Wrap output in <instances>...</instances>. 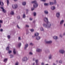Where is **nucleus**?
I'll list each match as a JSON object with an SVG mask.
<instances>
[{
  "mask_svg": "<svg viewBox=\"0 0 65 65\" xmlns=\"http://www.w3.org/2000/svg\"><path fill=\"white\" fill-rule=\"evenodd\" d=\"M32 37H33V38H34V37H35V36H32Z\"/></svg>",
  "mask_w": 65,
  "mask_h": 65,
  "instance_id": "nucleus-62",
  "label": "nucleus"
},
{
  "mask_svg": "<svg viewBox=\"0 0 65 65\" xmlns=\"http://www.w3.org/2000/svg\"><path fill=\"white\" fill-rule=\"evenodd\" d=\"M53 38L54 39H55L56 40L57 39H58V37L56 36H54L53 37Z\"/></svg>",
  "mask_w": 65,
  "mask_h": 65,
  "instance_id": "nucleus-20",
  "label": "nucleus"
},
{
  "mask_svg": "<svg viewBox=\"0 0 65 65\" xmlns=\"http://www.w3.org/2000/svg\"><path fill=\"white\" fill-rule=\"evenodd\" d=\"M44 13H45V14H48V11H47V10H45L44 11Z\"/></svg>",
  "mask_w": 65,
  "mask_h": 65,
  "instance_id": "nucleus-15",
  "label": "nucleus"
},
{
  "mask_svg": "<svg viewBox=\"0 0 65 65\" xmlns=\"http://www.w3.org/2000/svg\"><path fill=\"white\" fill-rule=\"evenodd\" d=\"M9 47H7V48H6V50H7V51H9Z\"/></svg>",
  "mask_w": 65,
  "mask_h": 65,
  "instance_id": "nucleus-33",
  "label": "nucleus"
},
{
  "mask_svg": "<svg viewBox=\"0 0 65 65\" xmlns=\"http://www.w3.org/2000/svg\"><path fill=\"white\" fill-rule=\"evenodd\" d=\"M64 27H65V24H64Z\"/></svg>",
  "mask_w": 65,
  "mask_h": 65,
  "instance_id": "nucleus-64",
  "label": "nucleus"
},
{
  "mask_svg": "<svg viewBox=\"0 0 65 65\" xmlns=\"http://www.w3.org/2000/svg\"><path fill=\"white\" fill-rule=\"evenodd\" d=\"M35 22H36L35 21V20L33 22V23H35Z\"/></svg>",
  "mask_w": 65,
  "mask_h": 65,
  "instance_id": "nucleus-54",
  "label": "nucleus"
},
{
  "mask_svg": "<svg viewBox=\"0 0 65 65\" xmlns=\"http://www.w3.org/2000/svg\"><path fill=\"white\" fill-rule=\"evenodd\" d=\"M15 65H19V62H17L15 64Z\"/></svg>",
  "mask_w": 65,
  "mask_h": 65,
  "instance_id": "nucleus-41",
  "label": "nucleus"
},
{
  "mask_svg": "<svg viewBox=\"0 0 65 65\" xmlns=\"http://www.w3.org/2000/svg\"><path fill=\"white\" fill-rule=\"evenodd\" d=\"M49 59H52V57H49Z\"/></svg>",
  "mask_w": 65,
  "mask_h": 65,
  "instance_id": "nucleus-55",
  "label": "nucleus"
},
{
  "mask_svg": "<svg viewBox=\"0 0 65 65\" xmlns=\"http://www.w3.org/2000/svg\"><path fill=\"white\" fill-rule=\"evenodd\" d=\"M29 45H33V43H31L29 44Z\"/></svg>",
  "mask_w": 65,
  "mask_h": 65,
  "instance_id": "nucleus-42",
  "label": "nucleus"
},
{
  "mask_svg": "<svg viewBox=\"0 0 65 65\" xmlns=\"http://www.w3.org/2000/svg\"><path fill=\"white\" fill-rule=\"evenodd\" d=\"M22 60L24 61H26V60H27V57H23L22 59Z\"/></svg>",
  "mask_w": 65,
  "mask_h": 65,
  "instance_id": "nucleus-13",
  "label": "nucleus"
},
{
  "mask_svg": "<svg viewBox=\"0 0 65 65\" xmlns=\"http://www.w3.org/2000/svg\"><path fill=\"white\" fill-rule=\"evenodd\" d=\"M29 46V45H28V44H25V46L24 47V50H26V49L27 47H28Z\"/></svg>",
  "mask_w": 65,
  "mask_h": 65,
  "instance_id": "nucleus-9",
  "label": "nucleus"
},
{
  "mask_svg": "<svg viewBox=\"0 0 65 65\" xmlns=\"http://www.w3.org/2000/svg\"><path fill=\"white\" fill-rule=\"evenodd\" d=\"M63 35H65V32L64 33Z\"/></svg>",
  "mask_w": 65,
  "mask_h": 65,
  "instance_id": "nucleus-60",
  "label": "nucleus"
},
{
  "mask_svg": "<svg viewBox=\"0 0 65 65\" xmlns=\"http://www.w3.org/2000/svg\"><path fill=\"white\" fill-rule=\"evenodd\" d=\"M31 3H34L33 7L34 8H37L38 6V4L36 1H34L31 2Z\"/></svg>",
  "mask_w": 65,
  "mask_h": 65,
  "instance_id": "nucleus-2",
  "label": "nucleus"
},
{
  "mask_svg": "<svg viewBox=\"0 0 65 65\" xmlns=\"http://www.w3.org/2000/svg\"><path fill=\"white\" fill-rule=\"evenodd\" d=\"M10 56L11 57H13V56L12 55H10Z\"/></svg>",
  "mask_w": 65,
  "mask_h": 65,
  "instance_id": "nucleus-52",
  "label": "nucleus"
},
{
  "mask_svg": "<svg viewBox=\"0 0 65 65\" xmlns=\"http://www.w3.org/2000/svg\"><path fill=\"white\" fill-rule=\"evenodd\" d=\"M59 63H62V61H61V60H60V61H59Z\"/></svg>",
  "mask_w": 65,
  "mask_h": 65,
  "instance_id": "nucleus-53",
  "label": "nucleus"
},
{
  "mask_svg": "<svg viewBox=\"0 0 65 65\" xmlns=\"http://www.w3.org/2000/svg\"><path fill=\"white\" fill-rule=\"evenodd\" d=\"M26 11V13H28V12L29 11V10H28V9H27Z\"/></svg>",
  "mask_w": 65,
  "mask_h": 65,
  "instance_id": "nucleus-46",
  "label": "nucleus"
},
{
  "mask_svg": "<svg viewBox=\"0 0 65 65\" xmlns=\"http://www.w3.org/2000/svg\"><path fill=\"white\" fill-rule=\"evenodd\" d=\"M40 30L41 31H44V29L42 27H41L40 28Z\"/></svg>",
  "mask_w": 65,
  "mask_h": 65,
  "instance_id": "nucleus-19",
  "label": "nucleus"
},
{
  "mask_svg": "<svg viewBox=\"0 0 65 65\" xmlns=\"http://www.w3.org/2000/svg\"><path fill=\"white\" fill-rule=\"evenodd\" d=\"M29 55H33V53H32V52H30L29 53Z\"/></svg>",
  "mask_w": 65,
  "mask_h": 65,
  "instance_id": "nucleus-35",
  "label": "nucleus"
},
{
  "mask_svg": "<svg viewBox=\"0 0 65 65\" xmlns=\"http://www.w3.org/2000/svg\"><path fill=\"white\" fill-rule=\"evenodd\" d=\"M45 42L46 43H47V44H49L50 43H52V41H45Z\"/></svg>",
  "mask_w": 65,
  "mask_h": 65,
  "instance_id": "nucleus-8",
  "label": "nucleus"
},
{
  "mask_svg": "<svg viewBox=\"0 0 65 65\" xmlns=\"http://www.w3.org/2000/svg\"><path fill=\"white\" fill-rule=\"evenodd\" d=\"M10 14L11 15H14V12L11 11L10 13Z\"/></svg>",
  "mask_w": 65,
  "mask_h": 65,
  "instance_id": "nucleus-21",
  "label": "nucleus"
},
{
  "mask_svg": "<svg viewBox=\"0 0 65 65\" xmlns=\"http://www.w3.org/2000/svg\"><path fill=\"white\" fill-rule=\"evenodd\" d=\"M43 26L44 27H46V28H50L51 26V24L50 22H46V24L44 23L43 24Z\"/></svg>",
  "mask_w": 65,
  "mask_h": 65,
  "instance_id": "nucleus-1",
  "label": "nucleus"
},
{
  "mask_svg": "<svg viewBox=\"0 0 65 65\" xmlns=\"http://www.w3.org/2000/svg\"><path fill=\"white\" fill-rule=\"evenodd\" d=\"M38 60H36V64H37V63H38Z\"/></svg>",
  "mask_w": 65,
  "mask_h": 65,
  "instance_id": "nucleus-40",
  "label": "nucleus"
},
{
  "mask_svg": "<svg viewBox=\"0 0 65 65\" xmlns=\"http://www.w3.org/2000/svg\"><path fill=\"white\" fill-rule=\"evenodd\" d=\"M7 5H8V4L9 3V1L8 0H7Z\"/></svg>",
  "mask_w": 65,
  "mask_h": 65,
  "instance_id": "nucleus-31",
  "label": "nucleus"
},
{
  "mask_svg": "<svg viewBox=\"0 0 65 65\" xmlns=\"http://www.w3.org/2000/svg\"><path fill=\"white\" fill-rule=\"evenodd\" d=\"M40 38H41L40 37V36H38L37 37H36V39L37 40H39V39H40Z\"/></svg>",
  "mask_w": 65,
  "mask_h": 65,
  "instance_id": "nucleus-11",
  "label": "nucleus"
},
{
  "mask_svg": "<svg viewBox=\"0 0 65 65\" xmlns=\"http://www.w3.org/2000/svg\"><path fill=\"white\" fill-rule=\"evenodd\" d=\"M1 24H0V28H1Z\"/></svg>",
  "mask_w": 65,
  "mask_h": 65,
  "instance_id": "nucleus-59",
  "label": "nucleus"
},
{
  "mask_svg": "<svg viewBox=\"0 0 65 65\" xmlns=\"http://www.w3.org/2000/svg\"><path fill=\"white\" fill-rule=\"evenodd\" d=\"M34 30L33 29H31L30 30V31L31 32H34Z\"/></svg>",
  "mask_w": 65,
  "mask_h": 65,
  "instance_id": "nucleus-28",
  "label": "nucleus"
},
{
  "mask_svg": "<svg viewBox=\"0 0 65 65\" xmlns=\"http://www.w3.org/2000/svg\"><path fill=\"white\" fill-rule=\"evenodd\" d=\"M53 65H56V64H55V63H53Z\"/></svg>",
  "mask_w": 65,
  "mask_h": 65,
  "instance_id": "nucleus-61",
  "label": "nucleus"
},
{
  "mask_svg": "<svg viewBox=\"0 0 65 65\" xmlns=\"http://www.w3.org/2000/svg\"><path fill=\"white\" fill-rule=\"evenodd\" d=\"M54 4H57V2H56V0H54Z\"/></svg>",
  "mask_w": 65,
  "mask_h": 65,
  "instance_id": "nucleus-25",
  "label": "nucleus"
},
{
  "mask_svg": "<svg viewBox=\"0 0 65 65\" xmlns=\"http://www.w3.org/2000/svg\"><path fill=\"white\" fill-rule=\"evenodd\" d=\"M38 35H39V33L38 32H37L36 33H35V36L37 37V36H38Z\"/></svg>",
  "mask_w": 65,
  "mask_h": 65,
  "instance_id": "nucleus-12",
  "label": "nucleus"
},
{
  "mask_svg": "<svg viewBox=\"0 0 65 65\" xmlns=\"http://www.w3.org/2000/svg\"><path fill=\"white\" fill-rule=\"evenodd\" d=\"M8 60V59L7 58H5L4 60V62H5V63H6Z\"/></svg>",
  "mask_w": 65,
  "mask_h": 65,
  "instance_id": "nucleus-14",
  "label": "nucleus"
},
{
  "mask_svg": "<svg viewBox=\"0 0 65 65\" xmlns=\"http://www.w3.org/2000/svg\"><path fill=\"white\" fill-rule=\"evenodd\" d=\"M26 18V15L25 14H24L23 15V18Z\"/></svg>",
  "mask_w": 65,
  "mask_h": 65,
  "instance_id": "nucleus-27",
  "label": "nucleus"
},
{
  "mask_svg": "<svg viewBox=\"0 0 65 65\" xmlns=\"http://www.w3.org/2000/svg\"><path fill=\"white\" fill-rule=\"evenodd\" d=\"M11 53H12L11 51L9 50L8 52V53H9V54H10Z\"/></svg>",
  "mask_w": 65,
  "mask_h": 65,
  "instance_id": "nucleus-29",
  "label": "nucleus"
},
{
  "mask_svg": "<svg viewBox=\"0 0 65 65\" xmlns=\"http://www.w3.org/2000/svg\"><path fill=\"white\" fill-rule=\"evenodd\" d=\"M22 4L23 5L25 6L26 4V2H24L22 3Z\"/></svg>",
  "mask_w": 65,
  "mask_h": 65,
  "instance_id": "nucleus-23",
  "label": "nucleus"
},
{
  "mask_svg": "<svg viewBox=\"0 0 65 65\" xmlns=\"http://www.w3.org/2000/svg\"><path fill=\"white\" fill-rule=\"evenodd\" d=\"M12 8H14V9H16V8H18V5H12Z\"/></svg>",
  "mask_w": 65,
  "mask_h": 65,
  "instance_id": "nucleus-4",
  "label": "nucleus"
},
{
  "mask_svg": "<svg viewBox=\"0 0 65 65\" xmlns=\"http://www.w3.org/2000/svg\"><path fill=\"white\" fill-rule=\"evenodd\" d=\"M44 20L45 22L47 23L48 22V18L46 17H45L44 18Z\"/></svg>",
  "mask_w": 65,
  "mask_h": 65,
  "instance_id": "nucleus-5",
  "label": "nucleus"
},
{
  "mask_svg": "<svg viewBox=\"0 0 65 65\" xmlns=\"http://www.w3.org/2000/svg\"><path fill=\"white\" fill-rule=\"evenodd\" d=\"M7 37L8 39H10V36L9 35H8L7 36Z\"/></svg>",
  "mask_w": 65,
  "mask_h": 65,
  "instance_id": "nucleus-38",
  "label": "nucleus"
},
{
  "mask_svg": "<svg viewBox=\"0 0 65 65\" xmlns=\"http://www.w3.org/2000/svg\"><path fill=\"white\" fill-rule=\"evenodd\" d=\"M41 1H42V2H45L46 0H41Z\"/></svg>",
  "mask_w": 65,
  "mask_h": 65,
  "instance_id": "nucleus-39",
  "label": "nucleus"
},
{
  "mask_svg": "<svg viewBox=\"0 0 65 65\" xmlns=\"http://www.w3.org/2000/svg\"><path fill=\"white\" fill-rule=\"evenodd\" d=\"M42 50L41 49H37L36 50L37 52H41Z\"/></svg>",
  "mask_w": 65,
  "mask_h": 65,
  "instance_id": "nucleus-16",
  "label": "nucleus"
},
{
  "mask_svg": "<svg viewBox=\"0 0 65 65\" xmlns=\"http://www.w3.org/2000/svg\"><path fill=\"white\" fill-rule=\"evenodd\" d=\"M17 18L18 20H19V19H20V16H18L17 17Z\"/></svg>",
  "mask_w": 65,
  "mask_h": 65,
  "instance_id": "nucleus-32",
  "label": "nucleus"
},
{
  "mask_svg": "<svg viewBox=\"0 0 65 65\" xmlns=\"http://www.w3.org/2000/svg\"><path fill=\"white\" fill-rule=\"evenodd\" d=\"M44 63L43 62H42L41 63V65H44Z\"/></svg>",
  "mask_w": 65,
  "mask_h": 65,
  "instance_id": "nucleus-50",
  "label": "nucleus"
},
{
  "mask_svg": "<svg viewBox=\"0 0 65 65\" xmlns=\"http://www.w3.org/2000/svg\"><path fill=\"white\" fill-rule=\"evenodd\" d=\"M34 7H33V8H31V10L32 11H33V10H34Z\"/></svg>",
  "mask_w": 65,
  "mask_h": 65,
  "instance_id": "nucleus-34",
  "label": "nucleus"
},
{
  "mask_svg": "<svg viewBox=\"0 0 65 65\" xmlns=\"http://www.w3.org/2000/svg\"><path fill=\"white\" fill-rule=\"evenodd\" d=\"M13 53L14 54H16V51H15V49L13 50Z\"/></svg>",
  "mask_w": 65,
  "mask_h": 65,
  "instance_id": "nucleus-22",
  "label": "nucleus"
},
{
  "mask_svg": "<svg viewBox=\"0 0 65 65\" xmlns=\"http://www.w3.org/2000/svg\"><path fill=\"white\" fill-rule=\"evenodd\" d=\"M17 27L18 28V29H20V27H19V26H18V25H17Z\"/></svg>",
  "mask_w": 65,
  "mask_h": 65,
  "instance_id": "nucleus-47",
  "label": "nucleus"
},
{
  "mask_svg": "<svg viewBox=\"0 0 65 65\" xmlns=\"http://www.w3.org/2000/svg\"><path fill=\"white\" fill-rule=\"evenodd\" d=\"M44 5L45 6H47V5H48V4H47V3H45L44 4Z\"/></svg>",
  "mask_w": 65,
  "mask_h": 65,
  "instance_id": "nucleus-37",
  "label": "nucleus"
},
{
  "mask_svg": "<svg viewBox=\"0 0 65 65\" xmlns=\"http://www.w3.org/2000/svg\"><path fill=\"white\" fill-rule=\"evenodd\" d=\"M46 53H49L50 52V51L49 50H46L45 51Z\"/></svg>",
  "mask_w": 65,
  "mask_h": 65,
  "instance_id": "nucleus-36",
  "label": "nucleus"
},
{
  "mask_svg": "<svg viewBox=\"0 0 65 65\" xmlns=\"http://www.w3.org/2000/svg\"><path fill=\"white\" fill-rule=\"evenodd\" d=\"M1 0H0V5H1V6H3L4 4L3 3V2H1Z\"/></svg>",
  "mask_w": 65,
  "mask_h": 65,
  "instance_id": "nucleus-18",
  "label": "nucleus"
},
{
  "mask_svg": "<svg viewBox=\"0 0 65 65\" xmlns=\"http://www.w3.org/2000/svg\"><path fill=\"white\" fill-rule=\"evenodd\" d=\"M60 37H62V35H60Z\"/></svg>",
  "mask_w": 65,
  "mask_h": 65,
  "instance_id": "nucleus-56",
  "label": "nucleus"
},
{
  "mask_svg": "<svg viewBox=\"0 0 65 65\" xmlns=\"http://www.w3.org/2000/svg\"><path fill=\"white\" fill-rule=\"evenodd\" d=\"M2 22H3L2 21L0 20V23H2Z\"/></svg>",
  "mask_w": 65,
  "mask_h": 65,
  "instance_id": "nucleus-49",
  "label": "nucleus"
},
{
  "mask_svg": "<svg viewBox=\"0 0 65 65\" xmlns=\"http://www.w3.org/2000/svg\"><path fill=\"white\" fill-rule=\"evenodd\" d=\"M33 14H34V16L35 17V16H36V12H34Z\"/></svg>",
  "mask_w": 65,
  "mask_h": 65,
  "instance_id": "nucleus-26",
  "label": "nucleus"
},
{
  "mask_svg": "<svg viewBox=\"0 0 65 65\" xmlns=\"http://www.w3.org/2000/svg\"><path fill=\"white\" fill-rule=\"evenodd\" d=\"M56 15L57 18H59L60 16V13L59 12H57L56 14Z\"/></svg>",
  "mask_w": 65,
  "mask_h": 65,
  "instance_id": "nucleus-6",
  "label": "nucleus"
},
{
  "mask_svg": "<svg viewBox=\"0 0 65 65\" xmlns=\"http://www.w3.org/2000/svg\"><path fill=\"white\" fill-rule=\"evenodd\" d=\"M53 57V55H50L49 56V57Z\"/></svg>",
  "mask_w": 65,
  "mask_h": 65,
  "instance_id": "nucleus-43",
  "label": "nucleus"
},
{
  "mask_svg": "<svg viewBox=\"0 0 65 65\" xmlns=\"http://www.w3.org/2000/svg\"><path fill=\"white\" fill-rule=\"evenodd\" d=\"M0 31L1 32H2V31H3V29H1Z\"/></svg>",
  "mask_w": 65,
  "mask_h": 65,
  "instance_id": "nucleus-48",
  "label": "nucleus"
},
{
  "mask_svg": "<svg viewBox=\"0 0 65 65\" xmlns=\"http://www.w3.org/2000/svg\"><path fill=\"white\" fill-rule=\"evenodd\" d=\"M26 27L28 28V27H29V26L28 25H26Z\"/></svg>",
  "mask_w": 65,
  "mask_h": 65,
  "instance_id": "nucleus-44",
  "label": "nucleus"
},
{
  "mask_svg": "<svg viewBox=\"0 0 65 65\" xmlns=\"http://www.w3.org/2000/svg\"><path fill=\"white\" fill-rule=\"evenodd\" d=\"M18 39H19V40H21V37H19V38H18Z\"/></svg>",
  "mask_w": 65,
  "mask_h": 65,
  "instance_id": "nucleus-51",
  "label": "nucleus"
},
{
  "mask_svg": "<svg viewBox=\"0 0 65 65\" xmlns=\"http://www.w3.org/2000/svg\"><path fill=\"white\" fill-rule=\"evenodd\" d=\"M14 1H18V0H14Z\"/></svg>",
  "mask_w": 65,
  "mask_h": 65,
  "instance_id": "nucleus-58",
  "label": "nucleus"
},
{
  "mask_svg": "<svg viewBox=\"0 0 65 65\" xmlns=\"http://www.w3.org/2000/svg\"><path fill=\"white\" fill-rule=\"evenodd\" d=\"M51 9L52 10H54L56 9V7L55 6H52L51 7Z\"/></svg>",
  "mask_w": 65,
  "mask_h": 65,
  "instance_id": "nucleus-10",
  "label": "nucleus"
},
{
  "mask_svg": "<svg viewBox=\"0 0 65 65\" xmlns=\"http://www.w3.org/2000/svg\"><path fill=\"white\" fill-rule=\"evenodd\" d=\"M21 43H19L18 44V47H20V46H21Z\"/></svg>",
  "mask_w": 65,
  "mask_h": 65,
  "instance_id": "nucleus-30",
  "label": "nucleus"
},
{
  "mask_svg": "<svg viewBox=\"0 0 65 65\" xmlns=\"http://www.w3.org/2000/svg\"><path fill=\"white\" fill-rule=\"evenodd\" d=\"M50 5H52L54 4V2H50Z\"/></svg>",
  "mask_w": 65,
  "mask_h": 65,
  "instance_id": "nucleus-24",
  "label": "nucleus"
},
{
  "mask_svg": "<svg viewBox=\"0 0 65 65\" xmlns=\"http://www.w3.org/2000/svg\"><path fill=\"white\" fill-rule=\"evenodd\" d=\"M1 8L2 9V11L3 12H4V13H6V11L4 9L3 7H1Z\"/></svg>",
  "mask_w": 65,
  "mask_h": 65,
  "instance_id": "nucleus-7",
  "label": "nucleus"
},
{
  "mask_svg": "<svg viewBox=\"0 0 65 65\" xmlns=\"http://www.w3.org/2000/svg\"><path fill=\"white\" fill-rule=\"evenodd\" d=\"M65 52L64 50L62 49H61L59 50V52L60 53H61V54H63Z\"/></svg>",
  "mask_w": 65,
  "mask_h": 65,
  "instance_id": "nucleus-3",
  "label": "nucleus"
},
{
  "mask_svg": "<svg viewBox=\"0 0 65 65\" xmlns=\"http://www.w3.org/2000/svg\"><path fill=\"white\" fill-rule=\"evenodd\" d=\"M64 20H62L60 22V25H62L63 24V23H64Z\"/></svg>",
  "mask_w": 65,
  "mask_h": 65,
  "instance_id": "nucleus-17",
  "label": "nucleus"
},
{
  "mask_svg": "<svg viewBox=\"0 0 65 65\" xmlns=\"http://www.w3.org/2000/svg\"><path fill=\"white\" fill-rule=\"evenodd\" d=\"M34 59V58L33 59V61H34V59Z\"/></svg>",
  "mask_w": 65,
  "mask_h": 65,
  "instance_id": "nucleus-63",
  "label": "nucleus"
},
{
  "mask_svg": "<svg viewBox=\"0 0 65 65\" xmlns=\"http://www.w3.org/2000/svg\"><path fill=\"white\" fill-rule=\"evenodd\" d=\"M29 20H30V21H32L33 19H32V18H30L29 19Z\"/></svg>",
  "mask_w": 65,
  "mask_h": 65,
  "instance_id": "nucleus-45",
  "label": "nucleus"
},
{
  "mask_svg": "<svg viewBox=\"0 0 65 65\" xmlns=\"http://www.w3.org/2000/svg\"><path fill=\"white\" fill-rule=\"evenodd\" d=\"M35 64V63H34L33 64H32V65H34Z\"/></svg>",
  "mask_w": 65,
  "mask_h": 65,
  "instance_id": "nucleus-57",
  "label": "nucleus"
}]
</instances>
